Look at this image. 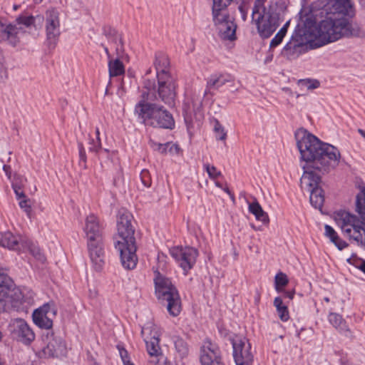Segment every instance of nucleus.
Returning <instances> with one entry per match:
<instances>
[{
	"label": "nucleus",
	"mask_w": 365,
	"mask_h": 365,
	"mask_svg": "<svg viewBox=\"0 0 365 365\" xmlns=\"http://www.w3.org/2000/svg\"><path fill=\"white\" fill-rule=\"evenodd\" d=\"M294 137L300 158L306 163L302 165L300 187L309 192L311 205L321 210L324 202V190L319 186L322 176L339 165L340 153L336 147L321 141L304 128L298 129Z\"/></svg>",
	"instance_id": "nucleus-1"
},
{
	"label": "nucleus",
	"mask_w": 365,
	"mask_h": 365,
	"mask_svg": "<svg viewBox=\"0 0 365 365\" xmlns=\"http://www.w3.org/2000/svg\"><path fill=\"white\" fill-rule=\"evenodd\" d=\"M169 100L160 97L156 91L155 79L144 78L140 100L135 105L134 112L138 120L145 125L153 128L173 130L175 122L173 114L159 102H163L169 107L175 106L176 91Z\"/></svg>",
	"instance_id": "nucleus-2"
},
{
	"label": "nucleus",
	"mask_w": 365,
	"mask_h": 365,
	"mask_svg": "<svg viewBox=\"0 0 365 365\" xmlns=\"http://www.w3.org/2000/svg\"><path fill=\"white\" fill-rule=\"evenodd\" d=\"M133 216L129 212L120 215L117 221V235L114 237V247L120 255L123 267L133 269L138 262L137 244L135 228L132 225Z\"/></svg>",
	"instance_id": "nucleus-3"
},
{
	"label": "nucleus",
	"mask_w": 365,
	"mask_h": 365,
	"mask_svg": "<svg viewBox=\"0 0 365 365\" xmlns=\"http://www.w3.org/2000/svg\"><path fill=\"white\" fill-rule=\"evenodd\" d=\"M356 212L359 217L340 210L334 212V220L346 237L365 249V187L356 195Z\"/></svg>",
	"instance_id": "nucleus-4"
},
{
	"label": "nucleus",
	"mask_w": 365,
	"mask_h": 365,
	"mask_svg": "<svg viewBox=\"0 0 365 365\" xmlns=\"http://www.w3.org/2000/svg\"><path fill=\"white\" fill-rule=\"evenodd\" d=\"M349 17L336 11L327 15L321 20L317 26L319 46L334 42L343 37L359 36L361 29L359 26L349 22Z\"/></svg>",
	"instance_id": "nucleus-5"
},
{
	"label": "nucleus",
	"mask_w": 365,
	"mask_h": 365,
	"mask_svg": "<svg viewBox=\"0 0 365 365\" xmlns=\"http://www.w3.org/2000/svg\"><path fill=\"white\" fill-rule=\"evenodd\" d=\"M84 231L93 267L96 272H101L105 264V252L102 228L96 216L90 215L87 217Z\"/></svg>",
	"instance_id": "nucleus-6"
},
{
	"label": "nucleus",
	"mask_w": 365,
	"mask_h": 365,
	"mask_svg": "<svg viewBox=\"0 0 365 365\" xmlns=\"http://www.w3.org/2000/svg\"><path fill=\"white\" fill-rule=\"evenodd\" d=\"M232 2V0H212V22L218 36L223 40L230 41L237 38V27L235 18L227 11Z\"/></svg>",
	"instance_id": "nucleus-7"
},
{
	"label": "nucleus",
	"mask_w": 365,
	"mask_h": 365,
	"mask_svg": "<svg viewBox=\"0 0 365 365\" xmlns=\"http://www.w3.org/2000/svg\"><path fill=\"white\" fill-rule=\"evenodd\" d=\"M154 66L156 70V91H158L163 99L169 100L173 95V91H176L177 83L170 71L168 56L163 52H156Z\"/></svg>",
	"instance_id": "nucleus-8"
},
{
	"label": "nucleus",
	"mask_w": 365,
	"mask_h": 365,
	"mask_svg": "<svg viewBox=\"0 0 365 365\" xmlns=\"http://www.w3.org/2000/svg\"><path fill=\"white\" fill-rule=\"evenodd\" d=\"M154 284L157 298L167 302V309L171 316H178L182 309L181 300L178 291L172 284L171 280L156 271Z\"/></svg>",
	"instance_id": "nucleus-9"
},
{
	"label": "nucleus",
	"mask_w": 365,
	"mask_h": 365,
	"mask_svg": "<svg viewBox=\"0 0 365 365\" xmlns=\"http://www.w3.org/2000/svg\"><path fill=\"white\" fill-rule=\"evenodd\" d=\"M169 252L183 270L185 275H187L190 270L194 267L199 256L198 250L190 246L173 247L169 250Z\"/></svg>",
	"instance_id": "nucleus-10"
},
{
	"label": "nucleus",
	"mask_w": 365,
	"mask_h": 365,
	"mask_svg": "<svg viewBox=\"0 0 365 365\" xmlns=\"http://www.w3.org/2000/svg\"><path fill=\"white\" fill-rule=\"evenodd\" d=\"M45 29V45L48 50L53 51L56 47L61 35L58 12L56 10L53 9L46 11Z\"/></svg>",
	"instance_id": "nucleus-11"
},
{
	"label": "nucleus",
	"mask_w": 365,
	"mask_h": 365,
	"mask_svg": "<svg viewBox=\"0 0 365 365\" xmlns=\"http://www.w3.org/2000/svg\"><path fill=\"white\" fill-rule=\"evenodd\" d=\"M233 349V358L236 365H252L254 355L251 344L246 338H230Z\"/></svg>",
	"instance_id": "nucleus-12"
},
{
	"label": "nucleus",
	"mask_w": 365,
	"mask_h": 365,
	"mask_svg": "<svg viewBox=\"0 0 365 365\" xmlns=\"http://www.w3.org/2000/svg\"><path fill=\"white\" fill-rule=\"evenodd\" d=\"M57 308L53 301L43 304L36 309L32 314L34 323L41 329H44L48 332L53 331V319L57 314Z\"/></svg>",
	"instance_id": "nucleus-13"
},
{
	"label": "nucleus",
	"mask_w": 365,
	"mask_h": 365,
	"mask_svg": "<svg viewBox=\"0 0 365 365\" xmlns=\"http://www.w3.org/2000/svg\"><path fill=\"white\" fill-rule=\"evenodd\" d=\"M12 337L24 344L29 345L35 339V334L23 319H15L9 325Z\"/></svg>",
	"instance_id": "nucleus-14"
},
{
	"label": "nucleus",
	"mask_w": 365,
	"mask_h": 365,
	"mask_svg": "<svg viewBox=\"0 0 365 365\" xmlns=\"http://www.w3.org/2000/svg\"><path fill=\"white\" fill-rule=\"evenodd\" d=\"M201 365H225L219 346L210 339H205L200 349Z\"/></svg>",
	"instance_id": "nucleus-15"
},
{
	"label": "nucleus",
	"mask_w": 365,
	"mask_h": 365,
	"mask_svg": "<svg viewBox=\"0 0 365 365\" xmlns=\"http://www.w3.org/2000/svg\"><path fill=\"white\" fill-rule=\"evenodd\" d=\"M304 46L303 36L295 31L281 51V55L289 61L296 59L302 53Z\"/></svg>",
	"instance_id": "nucleus-16"
},
{
	"label": "nucleus",
	"mask_w": 365,
	"mask_h": 365,
	"mask_svg": "<svg viewBox=\"0 0 365 365\" xmlns=\"http://www.w3.org/2000/svg\"><path fill=\"white\" fill-rule=\"evenodd\" d=\"M48 344L43 349L46 356L53 358H58L66 355L67 349L65 341L60 336H55L53 331L46 334Z\"/></svg>",
	"instance_id": "nucleus-17"
},
{
	"label": "nucleus",
	"mask_w": 365,
	"mask_h": 365,
	"mask_svg": "<svg viewBox=\"0 0 365 365\" xmlns=\"http://www.w3.org/2000/svg\"><path fill=\"white\" fill-rule=\"evenodd\" d=\"M257 18L252 19L256 24L257 32L262 39L269 38L276 31L280 23L270 18H266L262 13L257 14Z\"/></svg>",
	"instance_id": "nucleus-18"
},
{
	"label": "nucleus",
	"mask_w": 365,
	"mask_h": 365,
	"mask_svg": "<svg viewBox=\"0 0 365 365\" xmlns=\"http://www.w3.org/2000/svg\"><path fill=\"white\" fill-rule=\"evenodd\" d=\"M286 9L284 0H270L268 5L263 6L262 14L266 18H270L276 21L281 23L283 19V14Z\"/></svg>",
	"instance_id": "nucleus-19"
},
{
	"label": "nucleus",
	"mask_w": 365,
	"mask_h": 365,
	"mask_svg": "<svg viewBox=\"0 0 365 365\" xmlns=\"http://www.w3.org/2000/svg\"><path fill=\"white\" fill-rule=\"evenodd\" d=\"M235 77L228 73H215L207 79L205 96L210 93L211 90H218L226 83H233Z\"/></svg>",
	"instance_id": "nucleus-20"
},
{
	"label": "nucleus",
	"mask_w": 365,
	"mask_h": 365,
	"mask_svg": "<svg viewBox=\"0 0 365 365\" xmlns=\"http://www.w3.org/2000/svg\"><path fill=\"white\" fill-rule=\"evenodd\" d=\"M150 327H143L142 328L141 335L146 344L148 353L152 356H158L160 350L159 346V338L155 335L149 336L148 335L150 334Z\"/></svg>",
	"instance_id": "nucleus-21"
},
{
	"label": "nucleus",
	"mask_w": 365,
	"mask_h": 365,
	"mask_svg": "<svg viewBox=\"0 0 365 365\" xmlns=\"http://www.w3.org/2000/svg\"><path fill=\"white\" fill-rule=\"evenodd\" d=\"M25 239L22 236L14 235L11 232H6L1 234L0 245L9 250H19Z\"/></svg>",
	"instance_id": "nucleus-22"
},
{
	"label": "nucleus",
	"mask_w": 365,
	"mask_h": 365,
	"mask_svg": "<svg viewBox=\"0 0 365 365\" xmlns=\"http://www.w3.org/2000/svg\"><path fill=\"white\" fill-rule=\"evenodd\" d=\"M328 319L330 324L337 329L341 334H343L347 338H354L351 331L348 327L346 322L343 319L341 315L335 312H331L328 316Z\"/></svg>",
	"instance_id": "nucleus-23"
},
{
	"label": "nucleus",
	"mask_w": 365,
	"mask_h": 365,
	"mask_svg": "<svg viewBox=\"0 0 365 365\" xmlns=\"http://www.w3.org/2000/svg\"><path fill=\"white\" fill-rule=\"evenodd\" d=\"M0 32L2 36V38L9 41V43L15 46L19 42V38L18 34L19 31L21 29V27H18L17 25L9 24L4 25L0 22Z\"/></svg>",
	"instance_id": "nucleus-24"
},
{
	"label": "nucleus",
	"mask_w": 365,
	"mask_h": 365,
	"mask_svg": "<svg viewBox=\"0 0 365 365\" xmlns=\"http://www.w3.org/2000/svg\"><path fill=\"white\" fill-rule=\"evenodd\" d=\"M332 4V9L338 14H342L349 17L355 16V9L351 0H329Z\"/></svg>",
	"instance_id": "nucleus-25"
},
{
	"label": "nucleus",
	"mask_w": 365,
	"mask_h": 365,
	"mask_svg": "<svg viewBox=\"0 0 365 365\" xmlns=\"http://www.w3.org/2000/svg\"><path fill=\"white\" fill-rule=\"evenodd\" d=\"M249 212L255 215L257 220L261 221L264 225L269 223V219L267 213L263 210L256 198L253 202L249 205Z\"/></svg>",
	"instance_id": "nucleus-26"
},
{
	"label": "nucleus",
	"mask_w": 365,
	"mask_h": 365,
	"mask_svg": "<svg viewBox=\"0 0 365 365\" xmlns=\"http://www.w3.org/2000/svg\"><path fill=\"white\" fill-rule=\"evenodd\" d=\"M22 248L27 249L29 252L38 261L43 262L46 260L44 255L41 249L36 246L32 241L26 238L22 242Z\"/></svg>",
	"instance_id": "nucleus-27"
},
{
	"label": "nucleus",
	"mask_w": 365,
	"mask_h": 365,
	"mask_svg": "<svg viewBox=\"0 0 365 365\" xmlns=\"http://www.w3.org/2000/svg\"><path fill=\"white\" fill-rule=\"evenodd\" d=\"M108 71L110 78L123 74L125 67L123 62L118 58L115 60L110 59L108 61Z\"/></svg>",
	"instance_id": "nucleus-28"
},
{
	"label": "nucleus",
	"mask_w": 365,
	"mask_h": 365,
	"mask_svg": "<svg viewBox=\"0 0 365 365\" xmlns=\"http://www.w3.org/2000/svg\"><path fill=\"white\" fill-rule=\"evenodd\" d=\"M273 304L279 319L282 322H287L289 318V314L287 307L283 304L282 299L280 297H275Z\"/></svg>",
	"instance_id": "nucleus-29"
},
{
	"label": "nucleus",
	"mask_w": 365,
	"mask_h": 365,
	"mask_svg": "<svg viewBox=\"0 0 365 365\" xmlns=\"http://www.w3.org/2000/svg\"><path fill=\"white\" fill-rule=\"evenodd\" d=\"M174 344L175 350L181 358H184L187 356L189 352V346L182 338L176 337L174 341Z\"/></svg>",
	"instance_id": "nucleus-30"
},
{
	"label": "nucleus",
	"mask_w": 365,
	"mask_h": 365,
	"mask_svg": "<svg viewBox=\"0 0 365 365\" xmlns=\"http://www.w3.org/2000/svg\"><path fill=\"white\" fill-rule=\"evenodd\" d=\"M289 282L287 276L282 272H278L274 277V288L277 292H283V288L287 285Z\"/></svg>",
	"instance_id": "nucleus-31"
},
{
	"label": "nucleus",
	"mask_w": 365,
	"mask_h": 365,
	"mask_svg": "<svg viewBox=\"0 0 365 365\" xmlns=\"http://www.w3.org/2000/svg\"><path fill=\"white\" fill-rule=\"evenodd\" d=\"M9 78L8 68L2 49L0 48V83H5Z\"/></svg>",
	"instance_id": "nucleus-32"
},
{
	"label": "nucleus",
	"mask_w": 365,
	"mask_h": 365,
	"mask_svg": "<svg viewBox=\"0 0 365 365\" xmlns=\"http://www.w3.org/2000/svg\"><path fill=\"white\" fill-rule=\"evenodd\" d=\"M298 86L302 88H306L308 90H312L319 88L320 83L316 79H301L298 81Z\"/></svg>",
	"instance_id": "nucleus-33"
},
{
	"label": "nucleus",
	"mask_w": 365,
	"mask_h": 365,
	"mask_svg": "<svg viewBox=\"0 0 365 365\" xmlns=\"http://www.w3.org/2000/svg\"><path fill=\"white\" fill-rule=\"evenodd\" d=\"M79 161L78 165L83 169H87V156L85 148L82 142H78Z\"/></svg>",
	"instance_id": "nucleus-34"
},
{
	"label": "nucleus",
	"mask_w": 365,
	"mask_h": 365,
	"mask_svg": "<svg viewBox=\"0 0 365 365\" xmlns=\"http://www.w3.org/2000/svg\"><path fill=\"white\" fill-rule=\"evenodd\" d=\"M214 131L215 133V137L217 140H225L226 139L227 133L225 131L223 126L217 120H215Z\"/></svg>",
	"instance_id": "nucleus-35"
},
{
	"label": "nucleus",
	"mask_w": 365,
	"mask_h": 365,
	"mask_svg": "<svg viewBox=\"0 0 365 365\" xmlns=\"http://www.w3.org/2000/svg\"><path fill=\"white\" fill-rule=\"evenodd\" d=\"M36 18L33 16H19L16 18V22L17 25H24L26 27H29L34 24Z\"/></svg>",
	"instance_id": "nucleus-36"
},
{
	"label": "nucleus",
	"mask_w": 365,
	"mask_h": 365,
	"mask_svg": "<svg viewBox=\"0 0 365 365\" xmlns=\"http://www.w3.org/2000/svg\"><path fill=\"white\" fill-rule=\"evenodd\" d=\"M150 145L154 150L158 151L160 154L166 155L168 153V145L166 143H159L153 140H150Z\"/></svg>",
	"instance_id": "nucleus-37"
},
{
	"label": "nucleus",
	"mask_w": 365,
	"mask_h": 365,
	"mask_svg": "<svg viewBox=\"0 0 365 365\" xmlns=\"http://www.w3.org/2000/svg\"><path fill=\"white\" fill-rule=\"evenodd\" d=\"M140 178L145 187H150L152 183L150 172L148 170H143L140 174Z\"/></svg>",
	"instance_id": "nucleus-38"
},
{
	"label": "nucleus",
	"mask_w": 365,
	"mask_h": 365,
	"mask_svg": "<svg viewBox=\"0 0 365 365\" xmlns=\"http://www.w3.org/2000/svg\"><path fill=\"white\" fill-rule=\"evenodd\" d=\"M204 168L211 179H217L221 175V172L218 171L214 165L205 164Z\"/></svg>",
	"instance_id": "nucleus-39"
},
{
	"label": "nucleus",
	"mask_w": 365,
	"mask_h": 365,
	"mask_svg": "<svg viewBox=\"0 0 365 365\" xmlns=\"http://www.w3.org/2000/svg\"><path fill=\"white\" fill-rule=\"evenodd\" d=\"M329 240L339 250H342L349 246V244L341 239L338 234Z\"/></svg>",
	"instance_id": "nucleus-40"
},
{
	"label": "nucleus",
	"mask_w": 365,
	"mask_h": 365,
	"mask_svg": "<svg viewBox=\"0 0 365 365\" xmlns=\"http://www.w3.org/2000/svg\"><path fill=\"white\" fill-rule=\"evenodd\" d=\"M19 200L20 201L19 204L20 207L22 210H24V211L26 213L27 216L30 217L32 210L31 205L29 204V199H28L27 197L26 196L25 198H22Z\"/></svg>",
	"instance_id": "nucleus-41"
},
{
	"label": "nucleus",
	"mask_w": 365,
	"mask_h": 365,
	"mask_svg": "<svg viewBox=\"0 0 365 365\" xmlns=\"http://www.w3.org/2000/svg\"><path fill=\"white\" fill-rule=\"evenodd\" d=\"M113 43L115 45V52L117 56L118 57L121 56L124 51L123 42L121 36L115 37Z\"/></svg>",
	"instance_id": "nucleus-42"
},
{
	"label": "nucleus",
	"mask_w": 365,
	"mask_h": 365,
	"mask_svg": "<svg viewBox=\"0 0 365 365\" xmlns=\"http://www.w3.org/2000/svg\"><path fill=\"white\" fill-rule=\"evenodd\" d=\"M336 355L339 356L340 365H352V362L348 358V354L344 352L342 350L335 351Z\"/></svg>",
	"instance_id": "nucleus-43"
},
{
	"label": "nucleus",
	"mask_w": 365,
	"mask_h": 365,
	"mask_svg": "<svg viewBox=\"0 0 365 365\" xmlns=\"http://www.w3.org/2000/svg\"><path fill=\"white\" fill-rule=\"evenodd\" d=\"M347 262L349 264H354L356 267L359 269L361 272L365 274V260L362 259H353L351 258H349Z\"/></svg>",
	"instance_id": "nucleus-44"
},
{
	"label": "nucleus",
	"mask_w": 365,
	"mask_h": 365,
	"mask_svg": "<svg viewBox=\"0 0 365 365\" xmlns=\"http://www.w3.org/2000/svg\"><path fill=\"white\" fill-rule=\"evenodd\" d=\"M267 0H255L254 6L252 9V18L254 19V16L257 15V14L261 13L260 9H263V6H265L264 4Z\"/></svg>",
	"instance_id": "nucleus-45"
},
{
	"label": "nucleus",
	"mask_w": 365,
	"mask_h": 365,
	"mask_svg": "<svg viewBox=\"0 0 365 365\" xmlns=\"http://www.w3.org/2000/svg\"><path fill=\"white\" fill-rule=\"evenodd\" d=\"M90 144L91 145L89 147V151L95 153L98 157L99 153L102 149L101 140L96 143L93 139H91Z\"/></svg>",
	"instance_id": "nucleus-46"
},
{
	"label": "nucleus",
	"mask_w": 365,
	"mask_h": 365,
	"mask_svg": "<svg viewBox=\"0 0 365 365\" xmlns=\"http://www.w3.org/2000/svg\"><path fill=\"white\" fill-rule=\"evenodd\" d=\"M104 34L110 40L112 43L113 42L115 37L121 36L120 35L118 34L117 31L115 29L110 27L105 28Z\"/></svg>",
	"instance_id": "nucleus-47"
},
{
	"label": "nucleus",
	"mask_w": 365,
	"mask_h": 365,
	"mask_svg": "<svg viewBox=\"0 0 365 365\" xmlns=\"http://www.w3.org/2000/svg\"><path fill=\"white\" fill-rule=\"evenodd\" d=\"M284 38V37L282 36L281 35L277 33L274 37L270 41L269 49H272L279 46L282 42Z\"/></svg>",
	"instance_id": "nucleus-48"
},
{
	"label": "nucleus",
	"mask_w": 365,
	"mask_h": 365,
	"mask_svg": "<svg viewBox=\"0 0 365 365\" xmlns=\"http://www.w3.org/2000/svg\"><path fill=\"white\" fill-rule=\"evenodd\" d=\"M167 145H168V153H170L172 155L179 153V152L180 150V148L178 144L173 143L172 142H168Z\"/></svg>",
	"instance_id": "nucleus-49"
},
{
	"label": "nucleus",
	"mask_w": 365,
	"mask_h": 365,
	"mask_svg": "<svg viewBox=\"0 0 365 365\" xmlns=\"http://www.w3.org/2000/svg\"><path fill=\"white\" fill-rule=\"evenodd\" d=\"M240 5L238 6V10L241 14L242 19L245 21L247 20V8L246 6V2L240 1L239 2Z\"/></svg>",
	"instance_id": "nucleus-50"
},
{
	"label": "nucleus",
	"mask_w": 365,
	"mask_h": 365,
	"mask_svg": "<svg viewBox=\"0 0 365 365\" xmlns=\"http://www.w3.org/2000/svg\"><path fill=\"white\" fill-rule=\"evenodd\" d=\"M337 235L336 232L334 230V228L329 225H325L324 226V235L329 239H331L334 236Z\"/></svg>",
	"instance_id": "nucleus-51"
},
{
	"label": "nucleus",
	"mask_w": 365,
	"mask_h": 365,
	"mask_svg": "<svg viewBox=\"0 0 365 365\" xmlns=\"http://www.w3.org/2000/svg\"><path fill=\"white\" fill-rule=\"evenodd\" d=\"M25 181L26 179L23 176L20 175H15L11 185L16 184L17 186L19 185L21 187V189H22Z\"/></svg>",
	"instance_id": "nucleus-52"
},
{
	"label": "nucleus",
	"mask_w": 365,
	"mask_h": 365,
	"mask_svg": "<svg viewBox=\"0 0 365 365\" xmlns=\"http://www.w3.org/2000/svg\"><path fill=\"white\" fill-rule=\"evenodd\" d=\"M12 188L18 200H21L22 198L26 197L24 191L22 190V189H21V187L19 185L17 186L16 184L12 185Z\"/></svg>",
	"instance_id": "nucleus-53"
},
{
	"label": "nucleus",
	"mask_w": 365,
	"mask_h": 365,
	"mask_svg": "<svg viewBox=\"0 0 365 365\" xmlns=\"http://www.w3.org/2000/svg\"><path fill=\"white\" fill-rule=\"evenodd\" d=\"M117 348L119 351V354L123 361L130 359L128 352L125 348L120 346V345H118Z\"/></svg>",
	"instance_id": "nucleus-54"
},
{
	"label": "nucleus",
	"mask_w": 365,
	"mask_h": 365,
	"mask_svg": "<svg viewBox=\"0 0 365 365\" xmlns=\"http://www.w3.org/2000/svg\"><path fill=\"white\" fill-rule=\"evenodd\" d=\"M3 170L5 172V174L7 176V178L9 180H11V166L8 165H4Z\"/></svg>",
	"instance_id": "nucleus-55"
},
{
	"label": "nucleus",
	"mask_w": 365,
	"mask_h": 365,
	"mask_svg": "<svg viewBox=\"0 0 365 365\" xmlns=\"http://www.w3.org/2000/svg\"><path fill=\"white\" fill-rule=\"evenodd\" d=\"M109 153H110V151L108 149L102 148L99 153L98 158H108Z\"/></svg>",
	"instance_id": "nucleus-56"
},
{
	"label": "nucleus",
	"mask_w": 365,
	"mask_h": 365,
	"mask_svg": "<svg viewBox=\"0 0 365 365\" xmlns=\"http://www.w3.org/2000/svg\"><path fill=\"white\" fill-rule=\"evenodd\" d=\"M154 365H170L166 363V359L163 356L160 355V358L158 359V361L155 362Z\"/></svg>",
	"instance_id": "nucleus-57"
},
{
	"label": "nucleus",
	"mask_w": 365,
	"mask_h": 365,
	"mask_svg": "<svg viewBox=\"0 0 365 365\" xmlns=\"http://www.w3.org/2000/svg\"><path fill=\"white\" fill-rule=\"evenodd\" d=\"M295 292L294 290L292 291H284L283 293V296L285 298H288L289 299H292L294 296Z\"/></svg>",
	"instance_id": "nucleus-58"
},
{
	"label": "nucleus",
	"mask_w": 365,
	"mask_h": 365,
	"mask_svg": "<svg viewBox=\"0 0 365 365\" xmlns=\"http://www.w3.org/2000/svg\"><path fill=\"white\" fill-rule=\"evenodd\" d=\"M287 29L288 28L287 27H285L284 26H283L280 29L279 31L277 32V34H279V35H281L282 36L284 37L287 34Z\"/></svg>",
	"instance_id": "nucleus-59"
},
{
	"label": "nucleus",
	"mask_w": 365,
	"mask_h": 365,
	"mask_svg": "<svg viewBox=\"0 0 365 365\" xmlns=\"http://www.w3.org/2000/svg\"><path fill=\"white\" fill-rule=\"evenodd\" d=\"M287 29L288 28L287 27H285L284 26H283L280 29L279 31L277 32V34H279V35H281L282 36L284 37L287 34Z\"/></svg>",
	"instance_id": "nucleus-60"
},
{
	"label": "nucleus",
	"mask_w": 365,
	"mask_h": 365,
	"mask_svg": "<svg viewBox=\"0 0 365 365\" xmlns=\"http://www.w3.org/2000/svg\"><path fill=\"white\" fill-rule=\"evenodd\" d=\"M183 115L186 124L187 125L188 123H191V117L188 115L187 113L185 111Z\"/></svg>",
	"instance_id": "nucleus-61"
},
{
	"label": "nucleus",
	"mask_w": 365,
	"mask_h": 365,
	"mask_svg": "<svg viewBox=\"0 0 365 365\" xmlns=\"http://www.w3.org/2000/svg\"><path fill=\"white\" fill-rule=\"evenodd\" d=\"M225 191L230 195V198L232 200H235V195L232 192H231V191L229 190L228 187H226L225 189Z\"/></svg>",
	"instance_id": "nucleus-62"
},
{
	"label": "nucleus",
	"mask_w": 365,
	"mask_h": 365,
	"mask_svg": "<svg viewBox=\"0 0 365 365\" xmlns=\"http://www.w3.org/2000/svg\"><path fill=\"white\" fill-rule=\"evenodd\" d=\"M105 51V53H106L108 58L110 59V53L109 52V50L107 46H104L103 44L101 45Z\"/></svg>",
	"instance_id": "nucleus-63"
},
{
	"label": "nucleus",
	"mask_w": 365,
	"mask_h": 365,
	"mask_svg": "<svg viewBox=\"0 0 365 365\" xmlns=\"http://www.w3.org/2000/svg\"><path fill=\"white\" fill-rule=\"evenodd\" d=\"M358 133L364 138H365V130L361 129V128H359L358 129Z\"/></svg>",
	"instance_id": "nucleus-64"
}]
</instances>
